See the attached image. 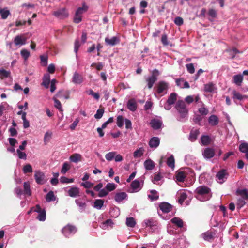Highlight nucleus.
I'll return each instance as SVG.
<instances>
[{
  "instance_id": "obj_32",
  "label": "nucleus",
  "mask_w": 248,
  "mask_h": 248,
  "mask_svg": "<svg viewBox=\"0 0 248 248\" xmlns=\"http://www.w3.org/2000/svg\"><path fill=\"white\" fill-rule=\"evenodd\" d=\"M150 124L153 129L157 130L160 128L162 123L159 120L154 119L151 121Z\"/></svg>"
},
{
  "instance_id": "obj_21",
  "label": "nucleus",
  "mask_w": 248,
  "mask_h": 248,
  "mask_svg": "<svg viewBox=\"0 0 248 248\" xmlns=\"http://www.w3.org/2000/svg\"><path fill=\"white\" fill-rule=\"evenodd\" d=\"M160 144V139L158 137H154L151 138L149 145L151 148L156 149Z\"/></svg>"
},
{
  "instance_id": "obj_58",
  "label": "nucleus",
  "mask_w": 248,
  "mask_h": 248,
  "mask_svg": "<svg viewBox=\"0 0 248 248\" xmlns=\"http://www.w3.org/2000/svg\"><path fill=\"white\" fill-rule=\"evenodd\" d=\"M116 155V152H110L107 153L105 155V158L107 160H108V161H112L114 159Z\"/></svg>"
},
{
  "instance_id": "obj_11",
  "label": "nucleus",
  "mask_w": 248,
  "mask_h": 248,
  "mask_svg": "<svg viewBox=\"0 0 248 248\" xmlns=\"http://www.w3.org/2000/svg\"><path fill=\"white\" fill-rule=\"evenodd\" d=\"M34 177L36 182L39 185H43L46 181L44 173L40 170L34 171Z\"/></svg>"
},
{
  "instance_id": "obj_29",
  "label": "nucleus",
  "mask_w": 248,
  "mask_h": 248,
  "mask_svg": "<svg viewBox=\"0 0 248 248\" xmlns=\"http://www.w3.org/2000/svg\"><path fill=\"white\" fill-rule=\"evenodd\" d=\"M239 149L241 152L245 153L246 158L248 161V143L245 142L241 143Z\"/></svg>"
},
{
  "instance_id": "obj_54",
  "label": "nucleus",
  "mask_w": 248,
  "mask_h": 248,
  "mask_svg": "<svg viewBox=\"0 0 248 248\" xmlns=\"http://www.w3.org/2000/svg\"><path fill=\"white\" fill-rule=\"evenodd\" d=\"M20 54L21 56L24 58L25 61L27 60L30 56V51L26 49H23L22 50H21Z\"/></svg>"
},
{
  "instance_id": "obj_3",
  "label": "nucleus",
  "mask_w": 248,
  "mask_h": 248,
  "mask_svg": "<svg viewBox=\"0 0 248 248\" xmlns=\"http://www.w3.org/2000/svg\"><path fill=\"white\" fill-rule=\"evenodd\" d=\"M236 194L237 195L241 196L237 200L236 204L237 208L240 209L245 205L246 200H248V188H238L236 191Z\"/></svg>"
},
{
  "instance_id": "obj_63",
  "label": "nucleus",
  "mask_w": 248,
  "mask_h": 248,
  "mask_svg": "<svg viewBox=\"0 0 248 248\" xmlns=\"http://www.w3.org/2000/svg\"><path fill=\"white\" fill-rule=\"evenodd\" d=\"M104 111L103 109H99L97 110L94 117L96 119H100L103 116Z\"/></svg>"
},
{
  "instance_id": "obj_50",
  "label": "nucleus",
  "mask_w": 248,
  "mask_h": 248,
  "mask_svg": "<svg viewBox=\"0 0 248 248\" xmlns=\"http://www.w3.org/2000/svg\"><path fill=\"white\" fill-rule=\"evenodd\" d=\"M144 150L143 148H139L134 151L133 153V156L134 158L141 157L144 154Z\"/></svg>"
},
{
  "instance_id": "obj_2",
  "label": "nucleus",
  "mask_w": 248,
  "mask_h": 248,
  "mask_svg": "<svg viewBox=\"0 0 248 248\" xmlns=\"http://www.w3.org/2000/svg\"><path fill=\"white\" fill-rule=\"evenodd\" d=\"M175 108L180 115L177 118L179 121L184 122L187 119L188 110L186 108L185 102L183 100H179L177 101Z\"/></svg>"
},
{
  "instance_id": "obj_31",
  "label": "nucleus",
  "mask_w": 248,
  "mask_h": 248,
  "mask_svg": "<svg viewBox=\"0 0 248 248\" xmlns=\"http://www.w3.org/2000/svg\"><path fill=\"white\" fill-rule=\"evenodd\" d=\"M11 14L8 7H4L3 8L0 7V16L2 19H6L8 16Z\"/></svg>"
},
{
  "instance_id": "obj_36",
  "label": "nucleus",
  "mask_w": 248,
  "mask_h": 248,
  "mask_svg": "<svg viewBox=\"0 0 248 248\" xmlns=\"http://www.w3.org/2000/svg\"><path fill=\"white\" fill-rule=\"evenodd\" d=\"M148 197L151 201H155L158 199L159 195L156 190H152L150 191V194L148 195Z\"/></svg>"
},
{
  "instance_id": "obj_40",
  "label": "nucleus",
  "mask_w": 248,
  "mask_h": 248,
  "mask_svg": "<svg viewBox=\"0 0 248 248\" xmlns=\"http://www.w3.org/2000/svg\"><path fill=\"white\" fill-rule=\"evenodd\" d=\"M215 233L212 232H206L202 234L203 239L206 241H210L214 238Z\"/></svg>"
},
{
  "instance_id": "obj_26",
  "label": "nucleus",
  "mask_w": 248,
  "mask_h": 248,
  "mask_svg": "<svg viewBox=\"0 0 248 248\" xmlns=\"http://www.w3.org/2000/svg\"><path fill=\"white\" fill-rule=\"evenodd\" d=\"M137 103L135 99L129 100L127 103V108L131 111H135L137 109Z\"/></svg>"
},
{
  "instance_id": "obj_5",
  "label": "nucleus",
  "mask_w": 248,
  "mask_h": 248,
  "mask_svg": "<svg viewBox=\"0 0 248 248\" xmlns=\"http://www.w3.org/2000/svg\"><path fill=\"white\" fill-rule=\"evenodd\" d=\"M124 122L125 125V128L127 129H131L132 128V123L130 120L127 118L124 119L122 115H118L117 117L116 124L119 127L122 128L124 125Z\"/></svg>"
},
{
  "instance_id": "obj_16",
  "label": "nucleus",
  "mask_w": 248,
  "mask_h": 248,
  "mask_svg": "<svg viewBox=\"0 0 248 248\" xmlns=\"http://www.w3.org/2000/svg\"><path fill=\"white\" fill-rule=\"evenodd\" d=\"M27 38L23 35H16L13 40V43L16 46H21L26 44Z\"/></svg>"
},
{
  "instance_id": "obj_4",
  "label": "nucleus",
  "mask_w": 248,
  "mask_h": 248,
  "mask_svg": "<svg viewBox=\"0 0 248 248\" xmlns=\"http://www.w3.org/2000/svg\"><path fill=\"white\" fill-rule=\"evenodd\" d=\"M168 84L163 81L159 82L155 87L156 93H155V95L158 94L160 96L166 94L167 93L168 90Z\"/></svg>"
},
{
  "instance_id": "obj_20",
  "label": "nucleus",
  "mask_w": 248,
  "mask_h": 248,
  "mask_svg": "<svg viewBox=\"0 0 248 248\" xmlns=\"http://www.w3.org/2000/svg\"><path fill=\"white\" fill-rule=\"evenodd\" d=\"M120 42V40L118 37L116 36H113L111 38L106 37L105 39V42L106 45L113 46L118 44Z\"/></svg>"
},
{
  "instance_id": "obj_13",
  "label": "nucleus",
  "mask_w": 248,
  "mask_h": 248,
  "mask_svg": "<svg viewBox=\"0 0 248 248\" xmlns=\"http://www.w3.org/2000/svg\"><path fill=\"white\" fill-rule=\"evenodd\" d=\"M159 73L158 70L154 69L151 76L148 77L146 81L147 82L148 87L151 89L154 84L157 80V77L159 75Z\"/></svg>"
},
{
  "instance_id": "obj_46",
  "label": "nucleus",
  "mask_w": 248,
  "mask_h": 248,
  "mask_svg": "<svg viewBox=\"0 0 248 248\" xmlns=\"http://www.w3.org/2000/svg\"><path fill=\"white\" fill-rule=\"evenodd\" d=\"M76 204L79 207L80 212H82L86 207V204L85 202L82 201L80 199H76L75 200Z\"/></svg>"
},
{
  "instance_id": "obj_33",
  "label": "nucleus",
  "mask_w": 248,
  "mask_h": 248,
  "mask_svg": "<svg viewBox=\"0 0 248 248\" xmlns=\"http://www.w3.org/2000/svg\"><path fill=\"white\" fill-rule=\"evenodd\" d=\"M144 166L146 170H150L154 169L155 164L152 160L149 159L145 161Z\"/></svg>"
},
{
  "instance_id": "obj_62",
  "label": "nucleus",
  "mask_w": 248,
  "mask_h": 248,
  "mask_svg": "<svg viewBox=\"0 0 248 248\" xmlns=\"http://www.w3.org/2000/svg\"><path fill=\"white\" fill-rule=\"evenodd\" d=\"M208 14L210 17L209 18V19L211 21H212V20L210 18H214L216 17V16H217V11L213 9H209Z\"/></svg>"
},
{
  "instance_id": "obj_44",
  "label": "nucleus",
  "mask_w": 248,
  "mask_h": 248,
  "mask_svg": "<svg viewBox=\"0 0 248 248\" xmlns=\"http://www.w3.org/2000/svg\"><path fill=\"white\" fill-rule=\"evenodd\" d=\"M46 200L47 202H50L56 200V197L55 196L53 191H50L46 195L45 197Z\"/></svg>"
},
{
  "instance_id": "obj_8",
  "label": "nucleus",
  "mask_w": 248,
  "mask_h": 248,
  "mask_svg": "<svg viewBox=\"0 0 248 248\" xmlns=\"http://www.w3.org/2000/svg\"><path fill=\"white\" fill-rule=\"evenodd\" d=\"M177 94L175 93H171L168 97L167 101L164 102V108L166 110H170L172 105L174 104L177 100Z\"/></svg>"
},
{
  "instance_id": "obj_51",
  "label": "nucleus",
  "mask_w": 248,
  "mask_h": 248,
  "mask_svg": "<svg viewBox=\"0 0 248 248\" xmlns=\"http://www.w3.org/2000/svg\"><path fill=\"white\" fill-rule=\"evenodd\" d=\"M186 177L185 173L183 171L178 172L176 176L177 181L180 182H183L185 180Z\"/></svg>"
},
{
  "instance_id": "obj_43",
  "label": "nucleus",
  "mask_w": 248,
  "mask_h": 248,
  "mask_svg": "<svg viewBox=\"0 0 248 248\" xmlns=\"http://www.w3.org/2000/svg\"><path fill=\"white\" fill-rule=\"evenodd\" d=\"M201 144L204 146L209 145L211 142V138L208 135H203L201 138Z\"/></svg>"
},
{
  "instance_id": "obj_41",
  "label": "nucleus",
  "mask_w": 248,
  "mask_h": 248,
  "mask_svg": "<svg viewBox=\"0 0 248 248\" xmlns=\"http://www.w3.org/2000/svg\"><path fill=\"white\" fill-rule=\"evenodd\" d=\"M81 158L82 156L81 155L75 153L70 156L69 159L71 162L78 163L81 160Z\"/></svg>"
},
{
  "instance_id": "obj_9",
  "label": "nucleus",
  "mask_w": 248,
  "mask_h": 248,
  "mask_svg": "<svg viewBox=\"0 0 248 248\" xmlns=\"http://www.w3.org/2000/svg\"><path fill=\"white\" fill-rule=\"evenodd\" d=\"M143 184V182L142 180L140 182L138 179L134 180L130 184L131 189L129 192L136 193L140 191L142 187Z\"/></svg>"
},
{
  "instance_id": "obj_52",
  "label": "nucleus",
  "mask_w": 248,
  "mask_h": 248,
  "mask_svg": "<svg viewBox=\"0 0 248 248\" xmlns=\"http://www.w3.org/2000/svg\"><path fill=\"white\" fill-rule=\"evenodd\" d=\"M126 224L128 227L133 228L136 225V222L133 217H127L126 220Z\"/></svg>"
},
{
  "instance_id": "obj_56",
  "label": "nucleus",
  "mask_w": 248,
  "mask_h": 248,
  "mask_svg": "<svg viewBox=\"0 0 248 248\" xmlns=\"http://www.w3.org/2000/svg\"><path fill=\"white\" fill-rule=\"evenodd\" d=\"M179 202L182 204V203L184 202L185 200L186 199L187 194H186V193L185 191H182L180 192V193H179Z\"/></svg>"
},
{
  "instance_id": "obj_17",
  "label": "nucleus",
  "mask_w": 248,
  "mask_h": 248,
  "mask_svg": "<svg viewBox=\"0 0 248 248\" xmlns=\"http://www.w3.org/2000/svg\"><path fill=\"white\" fill-rule=\"evenodd\" d=\"M215 150L213 148L207 147L202 151V155L205 159H210L215 155Z\"/></svg>"
},
{
  "instance_id": "obj_55",
  "label": "nucleus",
  "mask_w": 248,
  "mask_h": 248,
  "mask_svg": "<svg viewBox=\"0 0 248 248\" xmlns=\"http://www.w3.org/2000/svg\"><path fill=\"white\" fill-rule=\"evenodd\" d=\"M10 72L9 71H6L4 69H0V77L1 78H6L10 76Z\"/></svg>"
},
{
  "instance_id": "obj_49",
  "label": "nucleus",
  "mask_w": 248,
  "mask_h": 248,
  "mask_svg": "<svg viewBox=\"0 0 248 248\" xmlns=\"http://www.w3.org/2000/svg\"><path fill=\"white\" fill-rule=\"evenodd\" d=\"M24 194L30 196L31 194L30 185L29 182L24 183Z\"/></svg>"
},
{
  "instance_id": "obj_6",
  "label": "nucleus",
  "mask_w": 248,
  "mask_h": 248,
  "mask_svg": "<svg viewBox=\"0 0 248 248\" xmlns=\"http://www.w3.org/2000/svg\"><path fill=\"white\" fill-rule=\"evenodd\" d=\"M116 188V185L114 183H108L106 185L105 188L98 193V196L100 198L104 197L108 195L109 192L115 190Z\"/></svg>"
},
{
  "instance_id": "obj_35",
  "label": "nucleus",
  "mask_w": 248,
  "mask_h": 248,
  "mask_svg": "<svg viewBox=\"0 0 248 248\" xmlns=\"http://www.w3.org/2000/svg\"><path fill=\"white\" fill-rule=\"evenodd\" d=\"M170 222L178 228H182L184 226L183 221L180 218L175 217L170 220Z\"/></svg>"
},
{
  "instance_id": "obj_14",
  "label": "nucleus",
  "mask_w": 248,
  "mask_h": 248,
  "mask_svg": "<svg viewBox=\"0 0 248 248\" xmlns=\"http://www.w3.org/2000/svg\"><path fill=\"white\" fill-rule=\"evenodd\" d=\"M53 15L56 18L62 19L67 17L69 16V13L65 8H62L54 11Z\"/></svg>"
},
{
  "instance_id": "obj_64",
  "label": "nucleus",
  "mask_w": 248,
  "mask_h": 248,
  "mask_svg": "<svg viewBox=\"0 0 248 248\" xmlns=\"http://www.w3.org/2000/svg\"><path fill=\"white\" fill-rule=\"evenodd\" d=\"M16 152L18 156L20 159L24 160H26L27 159V154L25 152H22L20 149H17Z\"/></svg>"
},
{
  "instance_id": "obj_39",
  "label": "nucleus",
  "mask_w": 248,
  "mask_h": 248,
  "mask_svg": "<svg viewBox=\"0 0 248 248\" xmlns=\"http://www.w3.org/2000/svg\"><path fill=\"white\" fill-rule=\"evenodd\" d=\"M202 107L198 108V112L201 115L203 116H205L207 115L209 113V110L207 108L205 107L204 104L201 101L200 102Z\"/></svg>"
},
{
  "instance_id": "obj_1",
  "label": "nucleus",
  "mask_w": 248,
  "mask_h": 248,
  "mask_svg": "<svg viewBox=\"0 0 248 248\" xmlns=\"http://www.w3.org/2000/svg\"><path fill=\"white\" fill-rule=\"evenodd\" d=\"M195 197L202 202L208 201L212 196L211 189L205 186H201L195 190Z\"/></svg>"
},
{
  "instance_id": "obj_19",
  "label": "nucleus",
  "mask_w": 248,
  "mask_h": 248,
  "mask_svg": "<svg viewBox=\"0 0 248 248\" xmlns=\"http://www.w3.org/2000/svg\"><path fill=\"white\" fill-rule=\"evenodd\" d=\"M175 83L176 85L181 88H189L190 87L188 82L185 81L183 78L175 79Z\"/></svg>"
},
{
  "instance_id": "obj_34",
  "label": "nucleus",
  "mask_w": 248,
  "mask_h": 248,
  "mask_svg": "<svg viewBox=\"0 0 248 248\" xmlns=\"http://www.w3.org/2000/svg\"><path fill=\"white\" fill-rule=\"evenodd\" d=\"M200 134L199 130L198 129H192L189 136V140L191 141H194Z\"/></svg>"
},
{
  "instance_id": "obj_30",
  "label": "nucleus",
  "mask_w": 248,
  "mask_h": 248,
  "mask_svg": "<svg viewBox=\"0 0 248 248\" xmlns=\"http://www.w3.org/2000/svg\"><path fill=\"white\" fill-rule=\"evenodd\" d=\"M233 82L238 86L242 85L243 80V76L242 74L235 75L232 77Z\"/></svg>"
},
{
  "instance_id": "obj_61",
  "label": "nucleus",
  "mask_w": 248,
  "mask_h": 248,
  "mask_svg": "<svg viewBox=\"0 0 248 248\" xmlns=\"http://www.w3.org/2000/svg\"><path fill=\"white\" fill-rule=\"evenodd\" d=\"M162 178V177L160 174H157L155 175L154 178L152 179V182L155 184L159 185L160 184V181Z\"/></svg>"
},
{
  "instance_id": "obj_57",
  "label": "nucleus",
  "mask_w": 248,
  "mask_h": 248,
  "mask_svg": "<svg viewBox=\"0 0 248 248\" xmlns=\"http://www.w3.org/2000/svg\"><path fill=\"white\" fill-rule=\"evenodd\" d=\"M26 113H24L23 116H21L22 119L23 121V127L25 129H26L30 127V122L26 119Z\"/></svg>"
},
{
  "instance_id": "obj_10",
  "label": "nucleus",
  "mask_w": 248,
  "mask_h": 248,
  "mask_svg": "<svg viewBox=\"0 0 248 248\" xmlns=\"http://www.w3.org/2000/svg\"><path fill=\"white\" fill-rule=\"evenodd\" d=\"M34 212L38 213L37 219L40 221H44L46 219V212L45 208H42L39 205L37 204L33 210Z\"/></svg>"
},
{
  "instance_id": "obj_18",
  "label": "nucleus",
  "mask_w": 248,
  "mask_h": 248,
  "mask_svg": "<svg viewBox=\"0 0 248 248\" xmlns=\"http://www.w3.org/2000/svg\"><path fill=\"white\" fill-rule=\"evenodd\" d=\"M159 208L162 212L167 213L171 211L172 206L168 202H163L159 204Z\"/></svg>"
},
{
  "instance_id": "obj_38",
  "label": "nucleus",
  "mask_w": 248,
  "mask_h": 248,
  "mask_svg": "<svg viewBox=\"0 0 248 248\" xmlns=\"http://www.w3.org/2000/svg\"><path fill=\"white\" fill-rule=\"evenodd\" d=\"M176 248H186V244L184 238L178 239L175 243Z\"/></svg>"
},
{
  "instance_id": "obj_53",
  "label": "nucleus",
  "mask_w": 248,
  "mask_h": 248,
  "mask_svg": "<svg viewBox=\"0 0 248 248\" xmlns=\"http://www.w3.org/2000/svg\"><path fill=\"white\" fill-rule=\"evenodd\" d=\"M232 98L234 101H235L236 99L242 100L244 98V96L236 91H233L232 92Z\"/></svg>"
},
{
  "instance_id": "obj_45",
  "label": "nucleus",
  "mask_w": 248,
  "mask_h": 248,
  "mask_svg": "<svg viewBox=\"0 0 248 248\" xmlns=\"http://www.w3.org/2000/svg\"><path fill=\"white\" fill-rule=\"evenodd\" d=\"M104 204V201L102 199H96L94 201L93 207L97 209H101Z\"/></svg>"
},
{
  "instance_id": "obj_23",
  "label": "nucleus",
  "mask_w": 248,
  "mask_h": 248,
  "mask_svg": "<svg viewBox=\"0 0 248 248\" xmlns=\"http://www.w3.org/2000/svg\"><path fill=\"white\" fill-rule=\"evenodd\" d=\"M68 194L71 197H76L79 195V188L76 186H72L67 191Z\"/></svg>"
},
{
  "instance_id": "obj_60",
  "label": "nucleus",
  "mask_w": 248,
  "mask_h": 248,
  "mask_svg": "<svg viewBox=\"0 0 248 248\" xmlns=\"http://www.w3.org/2000/svg\"><path fill=\"white\" fill-rule=\"evenodd\" d=\"M32 171V167L30 164L25 165L23 168V171L25 174L27 173H31Z\"/></svg>"
},
{
  "instance_id": "obj_25",
  "label": "nucleus",
  "mask_w": 248,
  "mask_h": 248,
  "mask_svg": "<svg viewBox=\"0 0 248 248\" xmlns=\"http://www.w3.org/2000/svg\"><path fill=\"white\" fill-rule=\"evenodd\" d=\"M208 121L210 125L215 126L218 124L219 119L217 115L213 114L209 116Z\"/></svg>"
},
{
  "instance_id": "obj_24",
  "label": "nucleus",
  "mask_w": 248,
  "mask_h": 248,
  "mask_svg": "<svg viewBox=\"0 0 248 248\" xmlns=\"http://www.w3.org/2000/svg\"><path fill=\"white\" fill-rule=\"evenodd\" d=\"M42 80L43 81L41 85L46 89L48 88L50 83V76L49 74H45L43 77Z\"/></svg>"
},
{
  "instance_id": "obj_22",
  "label": "nucleus",
  "mask_w": 248,
  "mask_h": 248,
  "mask_svg": "<svg viewBox=\"0 0 248 248\" xmlns=\"http://www.w3.org/2000/svg\"><path fill=\"white\" fill-rule=\"evenodd\" d=\"M72 81L74 84H80L83 81V78L81 75L75 72L72 77Z\"/></svg>"
},
{
  "instance_id": "obj_7",
  "label": "nucleus",
  "mask_w": 248,
  "mask_h": 248,
  "mask_svg": "<svg viewBox=\"0 0 248 248\" xmlns=\"http://www.w3.org/2000/svg\"><path fill=\"white\" fill-rule=\"evenodd\" d=\"M77 231V228L75 226L70 224H67L64 226L62 230V234L66 237H71Z\"/></svg>"
},
{
  "instance_id": "obj_47",
  "label": "nucleus",
  "mask_w": 248,
  "mask_h": 248,
  "mask_svg": "<svg viewBox=\"0 0 248 248\" xmlns=\"http://www.w3.org/2000/svg\"><path fill=\"white\" fill-rule=\"evenodd\" d=\"M167 164L168 167L173 169L175 167V160L173 155H171L167 160Z\"/></svg>"
},
{
  "instance_id": "obj_37",
  "label": "nucleus",
  "mask_w": 248,
  "mask_h": 248,
  "mask_svg": "<svg viewBox=\"0 0 248 248\" xmlns=\"http://www.w3.org/2000/svg\"><path fill=\"white\" fill-rule=\"evenodd\" d=\"M216 90L215 85L212 83L206 84L204 85V91L207 93H214Z\"/></svg>"
},
{
  "instance_id": "obj_28",
  "label": "nucleus",
  "mask_w": 248,
  "mask_h": 248,
  "mask_svg": "<svg viewBox=\"0 0 248 248\" xmlns=\"http://www.w3.org/2000/svg\"><path fill=\"white\" fill-rule=\"evenodd\" d=\"M127 197V194L124 192H118L115 195V200L116 202L120 203L123 200L126 199Z\"/></svg>"
},
{
  "instance_id": "obj_27",
  "label": "nucleus",
  "mask_w": 248,
  "mask_h": 248,
  "mask_svg": "<svg viewBox=\"0 0 248 248\" xmlns=\"http://www.w3.org/2000/svg\"><path fill=\"white\" fill-rule=\"evenodd\" d=\"M114 223L112 219H108L102 222L100 225V227L104 229H109L113 227Z\"/></svg>"
},
{
  "instance_id": "obj_48",
  "label": "nucleus",
  "mask_w": 248,
  "mask_h": 248,
  "mask_svg": "<svg viewBox=\"0 0 248 248\" xmlns=\"http://www.w3.org/2000/svg\"><path fill=\"white\" fill-rule=\"evenodd\" d=\"M89 7L86 4L85 2L82 4V7H78L76 10V12L77 13V14H80L82 16V14L84 13L87 11Z\"/></svg>"
},
{
  "instance_id": "obj_15",
  "label": "nucleus",
  "mask_w": 248,
  "mask_h": 248,
  "mask_svg": "<svg viewBox=\"0 0 248 248\" xmlns=\"http://www.w3.org/2000/svg\"><path fill=\"white\" fill-rule=\"evenodd\" d=\"M145 227L149 228L151 231H155L157 229V221L153 218L146 219L144 221Z\"/></svg>"
},
{
  "instance_id": "obj_12",
  "label": "nucleus",
  "mask_w": 248,
  "mask_h": 248,
  "mask_svg": "<svg viewBox=\"0 0 248 248\" xmlns=\"http://www.w3.org/2000/svg\"><path fill=\"white\" fill-rule=\"evenodd\" d=\"M228 175L227 170L224 169H222L217 173L216 180L218 183L223 184L226 181Z\"/></svg>"
},
{
  "instance_id": "obj_59",
  "label": "nucleus",
  "mask_w": 248,
  "mask_h": 248,
  "mask_svg": "<svg viewBox=\"0 0 248 248\" xmlns=\"http://www.w3.org/2000/svg\"><path fill=\"white\" fill-rule=\"evenodd\" d=\"M70 164L67 162H64L61 169V173L62 174H65L70 169Z\"/></svg>"
},
{
  "instance_id": "obj_42",
  "label": "nucleus",
  "mask_w": 248,
  "mask_h": 248,
  "mask_svg": "<svg viewBox=\"0 0 248 248\" xmlns=\"http://www.w3.org/2000/svg\"><path fill=\"white\" fill-rule=\"evenodd\" d=\"M195 158L191 155H186L185 158V161L188 165H192L195 162Z\"/></svg>"
}]
</instances>
